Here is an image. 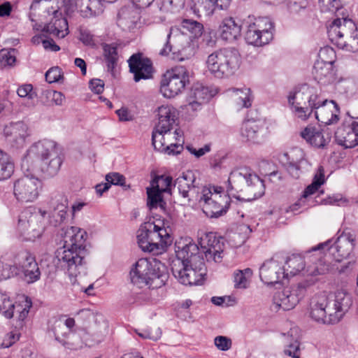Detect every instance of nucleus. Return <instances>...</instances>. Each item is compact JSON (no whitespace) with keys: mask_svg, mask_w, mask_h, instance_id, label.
<instances>
[{"mask_svg":"<svg viewBox=\"0 0 358 358\" xmlns=\"http://www.w3.org/2000/svg\"><path fill=\"white\" fill-rule=\"evenodd\" d=\"M227 193L218 186H199L196 173L192 170L182 172L174 181L185 204L197 201L206 216L217 218L224 215L230 206L229 194L238 200L251 201L264 194L262 180L252 170L241 167L233 170L228 178Z\"/></svg>","mask_w":358,"mask_h":358,"instance_id":"1","label":"nucleus"},{"mask_svg":"<svg viewBox=\"0 0 358 358\" xmlns=\"http://www.w3.org/2000/svg\"><path fill=\"white\" fill-rule=\"evenodd\" d=\"M87 233L77 227L67 228L64 236V245L56 252L57 265L70 278L85 273L87 255L85 239Z\"/></svg>","mask_w":358,"mask_h":358,"instance_id":"2","label":"nucleus"},{"mask_svg":"<svg viewBox=\"0 0 358 358\" xmlns=\"http://www.w3.org/2000/svg\"><path fill=\"white\" fill-rule=\"evenodd\" d=\"M62 163L57 143L43 139L33 143L22 159V166L29 171H41L48 177L55 176Z\"/></svg>","mask_w":358,"mask_h":358,"instance_id":"3","label":"nucleus"},{"mask_svg":"<svg viewBox=\"0 0 358 358\" xmlns=\"http://www.w3.org/2000/svg\"><path fill=\"white\" fill-rule=\"evenodd\" d=\"M131 282L139 288L157 289L165 285L169 278L166 266L156 259H139L129 272Z\"/></svg>","mask_w":358,"mask_h":358,"instance_id":"4","label":"nucleus"},{"mask_svg":"<svg viewBox=\"0 0 358 358\" xmlns=\"http://www.w3.org/2000/svg\"><path fill=\"white\" fill-rule=\"evenodd\" d=\"M240 54L236 48H222L210 54L206 60L208 71L215 78H228L240 66Z\"/></svg>","mask_w":358,"mask_h":358,"instance_id":"5","label":"nucleus"},{"mask_svg":"<svg viewBox=\"0 0 358 358\" xmlns=\"http://www.w3.org/2000/svg\"><path fill=\"white\" fill-rule=\"evenodd\" d=\"M137 242L143 251L159 253L171 243V239L164 227L147 222L137 231Z\"/></svg>","mask_w":358,"mask_h":358,"instance_id":"6","label":"nucleus"},{"mask_svg":"<svg viewBox=\"0 0 358 358\" xmlns=\"http://www.w3.org/2000/svg\"><path fill=\"white\" fill-rule=\"evenodd\" d=\"M327 34L329 40L338 48L351 52L358 50V31L352 20H334L328 28Z\"/></svg>","mask_w":358,"mask_h":358,"instance_id":"7","label":"nucleus"},{"mask_svg":"<svg viewBox=\"0 0 358 358\" xmlns=\"http://www.w3.org/2000/svg\"><path fill=\"white\" fill-rule=\"evenodd\" d=\"M53 332L55 340L64 348L78 350L83 347L80 329L76 327L75 320L69 315H61L55 322Z\"/></svg>","mask_w":358,"mask_h":358,"instance_id":"8","label":"nucleus"},{"mask_svg":"<svg viewBox=\"0 0 358 358\" xmlns=\"http://www.w3.org/2000/svg\"><path fill=\"white\" fill-rule=\"evenodd\" d=\"M174 277L185 285H196L201 284L206 275V268L203 261L191 263H182L173 260L171 264Z\"/></svg>","mask_w":358,"mask_h":358,"instance_id":"9","label":"nucleus"},{"mask_svg":"<svg viewBox=\"0 0 358 358\" xmlns=\"http://www.w3.org/2000/svg\"><path fill=\"white\" fill-rule=\"evenodd\" d=\"M189 83V71L183 66L167 71L160 83V91L164 96L173 98L181 93Z\"/></svg>","mask_w":358,"mask_h":358,"instance_id":"10","label":"nucleus"},{"mask_svg":"<svg viewBox=\"0 0 358 358\" xmlns=\"http://www.w3.org/2000/svg\"><path fill=\"white\" fill-rule=\"evenodd\" d=\"M41 212H32L26 209L19 216L17 229L27 241H35L41 236L44 231V215Z\"/></svg>","mask_w":358,"mask_h":358,"instance_id":"11","label":"nucleus"},{"mask_svg":"<svg viewBox=\"0 0 358 358\" xmlns=\"http://www.w3.org/2000/svg\"><path fill=\"white\" fill-rule=\"evenodd\" d=\"M274 24L269 17H259L250 23L245 33L249 44L260 47L268 44L273 38Z\"/></svg>","mask_w":358,"mask_h":358,"instance_id":"12","label":"nucleus"},{"mask_svg":"<svg viewBox=\"0 0 358 358\" xmlns=\"http://www.w3.org/2000/svg\"><path fill=\"white\" fill-rule=\"evenodd\" d=\"M324 55H335L334 50L326 47L322 48L319 55L321 61H317L313 66V75L315 80L321 85H329L336 81V73L334 67V60L324 61Z\"/></svg>","mask_w":358,"mask_h":358,"instance_id":"13","label":"nucleus"},{"mask_svg":"<svg viewBox=\"0 0 358 358\" xmlns=\"http://www.w3.org/2000/svg\"><path fill=\"white\" fill-rule=\"evenodd\" d=\"M41 187V181L37 178L24 176L14 182L13 193L20 201L32 202L38 198Z\"/></svg>","mask_w":358,"mask_h":358,"instance_id":"14","label":"nucleus"},{"mask_svg":"<svg viewBox=\"0 0 358 358\" xmlns=\"http://www.w3.org/2000/svg\"><path fill=\"white\" fill-rule=\"evenodd\" d=\"M284 257L275 255L264 262L259 268V277L262 282L267 285L280 282L287 278L282 266Z\"/></svg>","mask_w":358,"mask_h":358,"instance_id":"15","label":"nucleus"},{"mask_svg":"<svg viewBox=\"0 0 358 358\" xmlns=\"http://www.w3.org/2000/svg\"><path fill=\"white\" fill-rule=\"evenodd\" d=\"M15 264L24 275L28 283H32L40 278L41 272L35 258L27 251L19 252L15 258Z\"/></svg>","mask_w":358,"mask_h":358,"instance_id":"16","label":"nucleus"},{"mask_svg":"<svg viewBox=\"0 0 358 358\" xmlns=\"http://www.w3.org/2000/svg\"><path fill=\"white\" fill-rule=\"evenodd\" d=\"M199 250L203 253L206 260L219 262L223 251V243L213 232L205 233L199 238Z\"/></svg>","mask_w":358,"mask_h":358,"instance_id":"17","label":"nucleus"},{"mask_svg":"<svg viewBox=\"0 0 358 358\" xmlns=\"http://www.w3.org/2000/svg\"><path fill=\"white\" fill-rule=\"evenodd\" d=\"M51 209L50 223L54 226L62 224L67 217L69 199L64 192H56L51 194L48 202Z\"/></svg>","mask_w":358,"mask_h":358,"instance_id":"18","label":"nucleus"},{"mask_svg":"<svg viewBox=\"0 0 358 358\" xmlns=\"http://www.w3.org/2000/svg\"><path fill=\"white\" fill-rule=\"evenodd\" d=\"M130 72L134 74V80L138 82L152 78L153 67L152 61L143 54L138 52L132 55L128 59Z\"/></svg>","mask_w":358,"mask_h":358,"instance_id":"19","label":"nucleus"},{"mask_svg":"<svg viewBox=\"0 0 358 358\" xmlns=\"http://www.w3.org/2000/svg\"><path fill=\"white\" fill-rule=\"evenodd\" d=\"M176 258L182 263H191L203 261L199 255L201 252L199 246L190 238L180 239L176 243Z\"/></svg>","mask_w":358,"mask_h":358,"instance_id":"20","label":"nucleus"},{"mask_svg":"<svg viewBox=\"0 0 358 358\" xmlns=\"http://www.w3.org/2000/svg\"><path fill=\"white\" fill-rule=\"evenodd\" d=\"M317 104L314 106L315 118L322 124L329 125L336 123L339 120L340 110L334 101L318 99Z\"/></svg>","mask_w":358,"mask_h":358,"instance_id":"21","label":"nucleus"},{"mask_svg":"<svg viewBox=\"0 0 358 358\" xmlns=\"http://www.w3.org/2000/svg\"><path fill=\"white\" fill-rule=\"evenodd\" d=\"M301 137L307 143L317 148H324L331 141V134L319 126L308 124L301 132Z\"/></svg>","mask_w":358,"mask_h":358,"instance_id":"22","label":"nucleus"},{"mask_svg":"<svg viewBox=\"0 0 358 358\" xmlns=\"http://www.w3.org/2000/svg\"><path fill=\"white\" fill-rule=\"evenodd\" d=\"M336 143L345 148H352L358 145V122L343 124L335 132Z\"/></svg>","mask_w":358,"mask_h":358,"instance_id":"23","label":"nucleus"},{"mask_svg":"<svg viewBox=\"0 0 358 358\" xmlns=\"http://www.w3.org/2000/svg\"><path fill=\"white\" fill-rule=\"evenodd\" d=\"M4 134L8 143L13 148H22L29 136L28 127L22 122L11 123L4 129Z\"/></svg>","mask_w":358,"mask_h":358,"instance_id":"24","label":"nucleus"},{"mask_svg":"<svg viewBox=\"0 0 358 358\" xmlns=\"http://www.w3.org/2000/svg\"><path fill=\"white\" fill-rule=\"evenodd\" d=\"M354 238L350 233H343L339 236L334 244L328 248L329 253L336 262L349 256L354 246Z\"/></svg>","mask_w":358,"mask_h":358,"instance_id":"25","label":"nucleus"},{"mask_svg":"<svg viewBox=\"0 0 358 358\" xmlns=\"http://www.w3.org/2000/svg\"><path fill=\"white\" fill-rule=\"evenodd\" d=\"M241 132L245 141L252 143H259L264 137V124L259 120H248L243 123Z\"/></svg>","mask_w":358,"mask_h":358,"instance_id":"26","label":"nucleus"},{"mask_svg":"<svg viewBox=\"0 0 358 358\" xmlns=\"http://www.w3.org/2000/svg\"><path fill=\"white\" fill-rule=\"evenodd\" d=\"M230 0H191V9L197 15H211L216 8H228Z\"/></svg>","mask_w":358,"mask_h":358,"instance_id":"27","label":"nucleus"},{"mask_svg":"<svg viewBox=\"0 0 358 358\" xmlns=\"http://www.w3.org/2000/svg\"><path fill=\"white\" fill-rule=\"evenodd\" d=\"M158 122L154 129L160 132H170L176 121V110L171 106H162L157 110Z\"/></svg>","mask_w":358,"mask_h":358,"instance_id":"28","label":"nucleus"},{"mask_svg":"<svg viewBox=\"0 0 358 358\" xmlns=\"http://www.w3.org/2000/svg\"><path fill=\"white\" fill-rule=\"evenodd\" d=\"M319 99L317 94L313 92V89L305 85L293 94H289L288 101L292 106H315Z\"/></svg>","mask_w":358,"mask_h":358,"instance_id":"29","label":"nucleus"},{"mask_svg":"<svg viewBox=\"0 0 358 358\" xmlns=\"http://www.w3.org/2000/svg\"><path fill=\"white\" fill-rule=\"evenodd\" d=\"M48 10L49 13H52V18L47 24L43 31L59 38H64L67 34L68 23L67 20L62 17V13L58 9Z\"/></svg>","mask_w":358,"mask_h":358,"instance_id":"30","label":"nucleus"},{"mask_svg":"<svg viewBox=\"0 0 358 358\" xmlns=\"http://www.w3.org/2000/svg\"><path fill=\"white\" fill-rule=\"evenodd\" d=\"M219 31L221 38L228 42L236 41L241 35V24L232 17H227L221 22Z\"/></svg>","mask_w":358,"mask_h":358,"instance_id":"31","label":"nucleus"},{"mask_svg":"<svg viewBox=\"0 0 358 358\" xmlns=\"http://www.w3.org/2000/svg\"><path fill=\"white\" fill-rule=\"evenodd\" d=\"M296 296L289 289H285L275 294L271 306L272 311H288L292 309L297 303Z\"/></svg>","mask_w":358,"mask_h":358,"instance_id":"32","label":"nucleus"},{"mask_svg":"<svg viewBox=\"0 0 358 358\" xmlns=\"http://www.w3.org/2000/svg\"><path fill=\"white\" fill-rule=\"evenodd\" d=\"M311 257V263L307 266L306 269V273L308 275H323L334 271V265L331 266L327 264V260L322 257L321 252L317 255H313Z\"/></svg>","mask_w":358,"mask_h":358,"instance_id":"33","label":"nucleus"},{"mask_svg":"<svg viewBox=\"0 0 358 358\" xmlns=\"http://www.w3.org/2000/svg\"><path fill=\"white\" fill-rule=\"evenodd\" d=\"M173 47V53L181 52L190 45V36L183 33L180 29L172 27L169 29Z\"/></svg>","mask_w":358,"mask_h":358,"instance_id":"34","label":"nucleus"},{"mask_svg":"<svg viewBox=\"0 0 358 358\" xmlns=\"http://www.w3.org/2000/svg\"><path fill=\"white\" fill-rule=\"evenodd\" d=\"M282 266L287 278L294 276L301 271L306 272V262L300 255H292L282 262Z\"/></svg>","mask_w":358,"mask_h":358,"instance_id":"35","label":"nucleus"},{"mask_svg":"<svg viewBox=\"0 0 358 358\" xmlns=\"http://www.w3.org/2000/svg\"><path fill=\"white\" fill-rule=\"evenodd\" d=\"M76 10L83 17L90 18L101 14L103 12V5L98 0H87L77 4Z\"/></svg>","mask_w":358,"mask_h":358,"instance_id":"36","label":"nucleus"},{"mask_svg":"<svg viewBox=\"0 0 358 358\" xmlns=\"http://www.w3.org/2000/svg\"><path fill=\"white\" fill-rule=\"evenodd\" d=\"M352 304V297L348 292L343 289L337 291L334 299L332 300L333 311L335 313L338 312L347 313L350 310Z\"/></svg>","mask_w":358,"mask_h":358,"instance_id":"37","label":"nucleus"},{"mask_svg":"<svg viewBox=\"0 0 358 358\" xmlns=\"http://www.w3.org/2000/svg\"><path fill=\"white\" fill-rule=\"evenodd\" d=\"M155 45L159 49V55L168 56L170 52L173 53V47L171 37H169V29L160 31L155 39Z\"/></svg>","mask_w":358,"mask_h":358,"instance_id":"38","label":"nucleus"},{"mask_svg":"<svg viewBox=\"0 0 358 358\" xmlns=\"http://www.w3.org/2000/svg\"><path fill=\"white\" fill-rule=\"evenodd\" d=\"M209 98L208 88L203 86L194 87L192 89L189 98V106L192 110H196L201 104L206 102Z\"/></svg>","mask_w":358,"mask_h":358,"instance_id":"39","label":"nucleus"},{"mask_svg":"<svg viewBox=\"0 0 358 358\" xmlns=\"http://www.w3.org/2000/svg\"><path fill=\"white\" fill-rule=\"evenodd\" d=\"M312 311H323L331 313L333 311L332 300H329L324 293L315 295L310 301Z\"/></svg>","mask_w":358,"mask_h":358,"instance_id":"40","label":"nucleus"},{"mask_svg":"<svg viewBox=\"0 0 358 358\" xmlns=\"http://www.w3.org/2000/svg\"><path fill=\"white\" fill-rule=\"evenodd\" d=\"M233 99L239 108H249L252 106L253 96L250 88L233 90Z\"/></svg>","mask_w":358,"mask_h":358,"instance_id":"41","label":"nucleus"},{"mask_svg":"<svg viewBox=\"0 0 358 358\" xmlns=\"http://www.w3.org/2000/svg\"><path fill=\"white\" fill-rule=\"evenodd\" d=\"M103 50L108 71L113 73L118 60L117 46L115 44H103Z\"/></svg>","mask_w":358,"mask_h":358,"instance_id":"42","label":"nucleus"},{"mask_svg":"<svg viewBox=\"0 0 358 358\" xmlns=\"http://www.w3.org/2000/svg\"><path fill=\"white\" fill-rule=\"evenodd\" d=\"M14 171V163L10 157L0 150V180L9 178Z\"/></svg>","mask_w":358,"mask_h":358,"instance_id":"43","label":"nucleus"},{"mask_svg":"<svg viewBox=\"0 0 358 358\" xmlns=\"http://www.w3.org/2000/svg\"><path fill=\"white\" fill-rule=\"evenodd\" d=\"M173 135L176 142L166 144L162 151H164L168 155H175L180 154L182 151L184 139L182 131L180 129H176Z\"/></svg>","mask_w":358,"mask_h":358,"instance_id":"44","label":"nucleus"},{"mask_svg":"<svg viewBox=\"0 0 358 358\" xmlns=\"http://www.w3.org/2000/svg\"><path fill=\"white\" fill-rule=\"evenodd\" d=\"M287 336L291 338L288 348L285 350V354L292 356L294 358H299L296 355L299 350V339L300 338V330L297 327L290 328L287 332Z\"/></svg>","mask_w":358,"mask_h":358,"instance_id":"45","label":"nucleus"},{"mask_svg":"<svg viewBox=\"0 0 358 358\" xmlns=\"http://www.w3.org/2000/svg\"><path fill=\"white\" fill-rule=\"evenodd\" d=\"M296 155L299 154V156L301 158L296 161H295L292 157V160L287 162V170L289 175L294 178H299L301 173V167L303 164H306V161L303 158V152L301 150H299L295 151ZM294 152H293L292 154L293 155Z\"/></svg>","mask_w":358,"mask_h":358,"instance_id":"46","label":"nucleus"},{"mask_svg":"<svg viewBox=\"0 0 358 358\" xmlns=\"http://www.w3.org/2000/svg\"><path fill=\"white\" fill-rule=\"evenodd\" d=\"M172 184V177L164 175L155 176L150 182L151 186L159 189L162 192L167 193H171Z\"/></svg>","mask_w":358,"mask_h":358,"instance_id":"47","label":"nucleus"},{"mask_svg":"<svg viewBox=\"0 0 358 358\" xmlns=\"http://www.w3.org/2000/svg\"><path fill=\"white\" fill-rule=\"evenodd\" d=\"M252 271L247 268L244 270H237L234 274V286L236 288H246L249 284V280L252 277Z\"/></svg>","mask_w":358,"mask_h":358,"instance_id":"48","label":"nucleus"},{"mask_svg":"<svg viewBox=\"0 0 358 358\" xmlns=\"http://www.w3.org/2000/svg\"><path fill=\"white\" fill-rule=\"evenodd\" d=\"M324 182V171L322 167L319 168L318 173L315 174L313 180L311 184L308 185L304 189L303 193V197L307 198L310 195L313 194L320 186Z\"/></svg>","mask_w":358,"mask_h":358,"instance_id":"49","label":"nucleus"},{"mask_svg":"<svg viewBox=\"0 0 358 358\" xmlns=\"http://www.w3.org/2000/svg\"><path fill=\"white\" fill-rule=\"evenodd\" d=\"M173 136L170 132H160L154 129L152 135V143L155 150L162 151L166 145V140Z\"/></svg>","mask_w":358,"mask_h":358,"instance_id":"50","label":"nucleus"},{"mask_svg":"<svg viewBox=\"0 0 358 358\" xmlns=\"http://www.w3.org/2000/svg\"><path fill=\"white\" fill-rule=\"evenodd\" d=\"M162 193L155 187H147L148 206L150 209L156 208L163 201Z\"/></svg>","mask_w":358,"mask_h":358,"instance_id":"51","label":"nucleus"},{"mask_svg":"<svg viewBox=\"0 0 358 358\" xmlns=\"http://www.w3.org/2000/svg\"><path fill=\"white\" fill-rule=\"evenodd\" d=\"M32 301L29 297L25 295L19 296L17 301L14 303L13 313H29Z\"/></svg>","mask_w":358,"mask_h":358,"instance_id":"52","label":"nucleus"},{"mask_svg":"<svg viewBox=\"0 0 358 358\" xmlns=\"http://www.w3.org/2000/svg\"><path fill=\"white\" fill-rule=\"evenodd\" d=\"M106 180L108 183H110V187L111 185H120L124 189L130 188V185L126 184L125 177L119 173L112 172L106 174Z\"/></svg>","mask_w":358,"mask_h":358,"instance_id":"53","label":"nucleus"},{"mask_svg":"<svg viewBox=\"0 0 358 358\" xmlns=\"http://www.w3.org/2000/svg\"><path fill=\"white\" fill-rule=\"evenodd\" d=\"M16 61L15 49H2L0 51V64L2 67L11 66Z\"/></svg>","mask_w":358,"mask_h":358,"instance_id":"54","label":"nucleus"},{"mask_svg":"<svg viewBox=\"0 0 358 358\" xmlns=\"http://www.w3.org/2000/svg\"><path fill=\"white\" fill-rule=\"evenodd\" d=\"M322 12L336 13L342 8L341 0H319Z\"/></svg>","mask_w":358,"mask_h":358,"instance_id":"55","label":"nucleus"},{"mask_svg":"<svg viewBox=\"0 0 358 358\" xmlns=\"http://www.w3.org/2000/svg\"><path fill=\"white\" fill-rule=\"evenodd\" d=\"M19 274L17 266L0 262V281Z\"/></svg>","mask_w":358,"mask_h":358,"instance_id":"56","label":"nucleus"},{"mask_svg":"<svg viewBox=\"0 0 358 358\" xmlns=\"http://www.w3.org/2000/svg\"><path fill=\"white\" fill-rule=\"evenodd\" d=\"M293 112L296 118L305 121L308 119L312 113L315 112V108L310 106H292Z\"/></svg>","mask_w":358,"mask_h":358,"instance_id":"57","label":"nucleus"},{"mask_svg":"<svg viewBox=\"0 0 358 358\" xmlns=\"http://www.w3.org/2000/svg\"><path fill=\"white\" fill-rule=\"evenodd\" d=\"M311 316L314 321L322 324H334L341 320V317H338V315H311Z\"/></svg>","mask_w":358,"mask_h":358,"instance_id":"58","label":"nucleus"},{"mask_svg":"<svg viewBox=\"0 0 358 358\" xmlns=\"http://www.w3.org/2000/svg\"><path fill=\"white\" fill-rule=\"evenodd\" d=\"M211 302L216 306L228 307L234 306L236 303V299L231 296H213L211 298Z\"/></svg>","mask_w":358,"mask_h":358,"instance_id":"59","label":"nucleus"},{"mask_svg":"<svg viewBox=\"0 0 358 358\" xmlns=\"http://www.w3.org/2000/svg\"><path fill=\"white\" fill-rule=\"evenodd\" d=\"M62 78L63 76L59 67L51 68L45 73V80L49 83L59 82Z\"/></svg>","mask_w":358,"mask_h":358,"instance_id":"60","label":"nucleus"},{"mask_svg":"<svg viewBox=\"0 0 358 358\" xmlns=\"http://www.w3.org/2000/svg\"><path fill=\"white\" fill-rule=\"evenodd\" d=\"M308 6V0H289L288 8L292 13H299Z\"/></svg>","mask_w":358,"mask_h":358,"instance_id":"61","label":"nucleus"},{"mask_svg":"<svg viewBox=\"0 0 358 358\" xmlns=\"http://www.w3.org/2000/svg\"><path fill=\"white\" fill-rule=\"evenodd\" d=\"M215 345L222 351H226L231 347V340L224 336H216L214 339Z\"/></svg>","mask_w":358,"mask_h":358,"instance_id":"62","label":"nucleus"},{"mask_svg":"<svg viewBox=\"0 0 358 358\" xmlns=\"http://www.w3.org/2000/svg\"><path fill=\"white\" fill-rule=\"evenodd\" d=\"M182 23L184 27L189 29V31L194 33L195 35L201 34L203 25L201 23L190 20H185Z\"/></svg>","mask_w":358,"mask_h":358,"instance_id":"63","label":"nucleus"},{"mask_svg":"<svg viewBox=\"0 0 358 358\" xmlns=\"http://www.w3.org/2000/svg\"><path fill=\"white\" fill-rule=\"evenodd\" d=\"M186 149L196 158H199L211 150V144H206L203 148L196 149L192 145H187Z\"/></svg>","mask_w":358,"mask_h":358,"instance_id":"64","label":"nucleus"}]
</instances>
